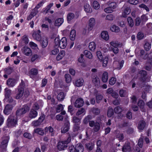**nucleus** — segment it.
<instances>
[{
  "label": "nucleus",
  "mask_w": 152,
  "mask_h": 152,
  "mask_svg": "<svg viewBox=\"0 0 152 152\" xmlns=\"http://www.w3.org/2000/svg\"><path fill=\"white\" fill-rule=\"evenodd\" d=\"M91 111L95 115H98L100 112L99 109L95 107H93L91 109Z\"/></svg>",
  "instance_id": "obj_53"
},
{
  "label": "nucleus",
  "mask_w": 152,
  "mask_h": 152,
  "mask_svg": "<svg viewBox=\"0 0 152 152\" xmlns=\"http://www.w3.org/2000/svg\"><path fill=\"white\" fill-rule=\"evenodd\" d=\"M64 22L63 18H60L57 19L55 21V25L56 26H61Z\"/></svg>",
  "instance_id": "obj_27"
},
{
  "label": "nucleus",
  "mask_w": 152,
  "mask_h": 152,
  "mask_svg": "<svg viewBox=\"0 0 152 152\" xmlns=\"http://www.w3.org/2000/svg\"><path fill=\"white\" fill-rule=\"evenodd\" d=\"M75 17V15L72 12L68 13L67 16V20L68 22L71 21V20L74 18Z\"/></svg>",
  "instance_id": "obj_38"
},
{
  "label": "nucleus",
  "mask_w": 152,
  "mask_h": 152,
  "mask_svg": "<svg viewBox=\"0 0 152 152\" xmlns=\"http://www.w3.org/2000/svg\"><path fill=\"white\" fill-rule=\"evenodd\" d=\"M139 7L140 8L145 9L147 12H149V8L144 4H142L140 5H139Z\"/></svg>",
  "instance_id": "obj_62"
},
{
  "label": "nucleus",
  "mask_w": 152,
  "mask_h": 152,
  "mask_svg": "<svg viewBox=\"0 0 152 152\" xmlns=\"http://www.w3.org/2000/svg\"><path fill=\"white\" fill-rule=\"evenodd\" d=\"M18 120L15 116L10 115L8 117L6 122V125L8 128H13L17 125Z\"/></svg>",
  "instance_id": "obj_3"
},
{
  "label": "nucleus",
  "mask_w": 152,
  "mask_h": 152,
  "mask_svg": "<svg viewBox=\"0 0 152 152\" xmlns=\"http://www.w3.org/2000/svg\"><path fill=\"white\" fill-rule=\"evenodd\" d=\"M60 40L59 37H57L54 40V46L58 48L60 46Z\"/></svg>",
  "instance_id": "obj_51"
},
{
  "label": "nucleus",
  "mask_w": 152,
  "mask_h": 152,
  "mask_svg": "<svg viewBox=\"0 0 152 152\" xmlns=\"http://www.w3.org/2000/svg\"><path fill=\"white\" fill-rule=\"evenodd\" d=\"M23 136L29 139H31L32 138V135L31 134L27 132H26L24 133Z\"/></svg>",
  "instance_id": "obj_64"
},
{
  "label": "nucleus",
  "mask_w": 152,
  "mask_h": 152,
  "mask_svg": "<svg viewBox=\"0 0 152 152\" xmlns=\"http://www.w3.org/2000/svg\"><path fill=\"white\" fill-rule=\"evenodd\" d=\"M16 83V80L14 78H9L7 81V84L9 87H14Z\"/></svg>",
  "instance_id": "obj_13"
},
{
  "label": "nucleus",
  "mask_w": 152,
  "mask_h": 152,
  "mask_svg": "<svg viewBox=\"0 0 152 152\" xmlns=\"http://www.w3.org/2000/svg\"><path fill=\"white\" fill-rule=\"evenodd\" d=\"M95 24V20L94 18H91L89 20L88 30L89 31H91L93 28Z\"/></svg>",
  "instance_id": "obj_11"
},
{
  "label": "nucleus",
  "mask_w": 152,
  "mask_h": 152,
  "mask_svg": "<svg viewBox=\"0 0 152 152\" xmlns=\"http://www.w3.org/2000/svg\"><path fill=\"white\" fill-rule=\"evenodd\" d=\"M28 74L30 76L32 77V76H36L38 74V71L37 69L35 68H32L29 71Z\"/></svg>",
  "instance_id": "obj_18"
},
{
  "label": "nucleus",
  "mask_w": 152,
  "mask_h": 152,
  "mask_svg": "<svg viewBox=\"0 0 152 152\" xmlns=\"http://www.w3.org/2000/svg\"><path fill=\"white\" fill-rule=\"evenodd\" d=\"M64 98V92H60L57 95V99L59 101H63Z\"/></svg>",
  "instance_id": "obj_41"
},
{
  "label": "nucleus",
  "mask_w": 152,
  "mask_h": 152,
  "mask_svg": "<svg viewBox=\"0 0 152 152\" xmlns=\"http://www.w3.org/2000/svg\"><path fill=\"white\" fill-rule=\"evenodd\" d=\"M5 73L7 75H10L12 72L13 71V68L10 66H9L5 68L4 69Z\"/></svg>",
  "instance_id": "obj_34"
},
{
  "label": "nucleus",
  "mask_w": 152,
  "mask_h": 152,
  "mask_svg": "<svg viewBox=\"0 0 152 152\" xmlns=\"http://www.w3.org/2000/svg\"><path fill=\"white\" fill-rule=\"evenodd\" d=\"M108 80V73L105 71L103 74L102 77V81L104 83L107 82Z\"/></svg>",
  "instance_id": "obj_28"
},
{
  "label": "nucleus",
  "mask_w": 152,
  "mask_h": 152,
  "mask_svg": "<svg viewBox=\"0 0 152 152\" xmlns=\"http://www.w3.org/2000/svg\"><path fill=\"white\" fill-rule=\"evenodd\" d=\"M40 34L41 31L39 30L33 33L32 36L36 40L39 41L41 40L42 37Z\"/></svg>",
  "instance_id": "obj_15"
},
{
  "label": "nucleus",
  "mask_w": 152,
  "mask_h": 152,
  "mask_svg": "<svg viewBox=\"0 0 152 152\" xmlns=\"http://www.w3.org/2000/svg\"><path fill=\"white\" fill-rule=\"evenodd\" d=\"M34 132L39 134L40 135H43L44 134V132L43 130L41 128H37L34 130Z\"/></svg>",
  "instance_id": "obj_47"
},
{
  "label": "nucleus",
  "mask_w": 152,
  "mask_h": 152,
  "mask_svg": "<svg viewBox=\"0 0 152 152\" xmlns=\"http://www.w3.org/2000/svg\"><path fill=\"white\" fill-rule=\"evenodd\" d=\"M76 36V31L74 29L72 30L70 34V38L72 41L74 40Z\"/></svg>",
  "instance_id": "obj_33"
},
{
  "label": "nucleus",
  "mask_w": 152,
  "mask_h": 152,
  "mask_svg": "<svg viewBox=\"0 0 152 152\" xmlns=\"http://www.w3.org/2000/svg\"><path fill=\"white\" fill-rule=\"evenodd\" d=\"M85 109L83 108H82L78 110L76 113V115L79 116L83 113L85 112Z\"/></svg>",
  "instance_id": "obj_63"
},
{
  "label": "nucleus",
  "mask_w": 152,
  "mask_h": 152,
  "mask_svg": "<svg viewBox=\"0 0 152 152\" xmlns=\"http://www.w3.org/2000/svg\"><path fill=\"white\" fill-rule=\"evenodd\" d=\"M93 130L95 132H97L100 129V124L99 122L97 121L96 122V124L93 126Z\"/></svg>",
  "instance_id": "obj_39"
},
{
  "label": "nucleus",
  "mask_w": 152,
  "mask_h": 152,
  "mask_svg": "<svg viewBox=\"0 0 152 152\" xmlns=\"http://www.w3.org/2000/svg\"><path fill=\"white\" fill-rule=\"evenodd\" d=\"M84 11L87 13H90L92 12V9L89 4H86L84 6Z\"/></svg>",
  "instance_id": "obj_26"
},
{
  "label": "nucleus",
  "mask_w": 152,
  "mask_h": 152,
  "mask_svg": "<svg viewBox=\"0 0 152 152\" xmlns=\"http://www.w3.org/2000/svg\"><path fill=\"white\" fill-rule=\"evenodd\" d=\"M83 100L81 98H78L75 103V106L77 108H80L82 107L83 104Z\"/></svg>",
  "instance_id": "obj_14"
},
{
  "label": "nucleus",
  "mask_w": 152,
  "mask_h": 152,
  "mask_svg": "<svg viewBox=\"0 0 152 152\" xmlns=\"http://www.w3.org/2000/svg\"><path fill=\"white\" fill-rule=\"evenodd\" d=\"M146 125V123L144 120H140L139 122L138 128L140 130H142L145 128Z\"/></svg>",
  "instance_id": "obj_23"
},
{
  "label": "nucleus",
  "mask_w": 152,
  "mask_h": 152,
  "mask_svg": "<svg viewBox=\"0 0 152 152\" xmlns=\"http://www.w3.org/2000/svg\"><path fill=\"white\" fill-rule=\"evenodd\" d=\"M84 82L83 79L81 77L77 79L75 81V86L77 87H80L83 86Z\"/></svg>",
  "instance_id": "obj_21"
},
{
  "label": "nucleus",
  "mask_w": 152,
  "mask_h": 152,
  "mask_svg": "<svg viewBox=\"0 0 152 152\" xmlns=\"http://www.w3.org/2000/svg\"><path fill=\"white\" fill-rule=\"evenodd\" d=\"M88 47L91 50L94 51L96 48V45L95 43L94 42H90L89 44Z\"/></svg>",
  "instance_id": "obj_35"
},
{
  "label": "nucleus",
  "mask_w": 152,
  "mask_h": 152,
  "mask_svg": "<svg viewBox=\"0 0 152 152\" xmlns=\"http://www.w3.org/2000/svg\"><path fill=\"white\" fill-rule=\"evenodd\" d=\"M37 111L34 109H31L28 114L29 117L30 119H33L35 118L37 115Z\"/></svg>",
  "instance_id": "obj_17"
},
{
  "label": "nucleus",
  "mask_w": 152,
  "mask_h": 152,
  "mask_svg": "<svg viewBox=\"0 0 152 152\" xmlns=\"http://www.w3.org/2000/svg\"><path fill=\"white\" fill-rule=\"evenodd\" d=\"M93 6L95 10H98L100 7V4L97 1H95L93 2Z\"/></svg>",
  "instance_id": "obj_54"
},
{
  "label": "nucleus",
  "mask_w": 152,
  "mask_h": 152,
  "mask_svg": "<svg viewBox=\"0 0 152 152\" xmlns=\"http://www.w3.org/2000/svg\"><path fill=\"white\" fill-rule=\"evenodd\" d=\"M94 145V144L93 142H90L86 143L85 147L88 150L91 151L93 149Z\"/></svg>",
  "instance_id": "obj_29"
},
{
  "label": "nucleus",
  "mask_w": 152,
  "mask_h": 152,
  "mask_svg": "<svg viewBox=\"0 0 152 152\" xmlns=\"http://www.w3.org/2000/svg\"><path fill=\"white\" fill-rule=\"evenodd\" d=\"M116 81V78L112 77L109 80V84L111 85H113L115 84Z\"/></svg>",
  "instance_id": "obj_59"
},
{
  "label": "nucleus",
  "mask_w": 152,
  "mask_h": 152,
  "mask_svg": "<svg viewBox=\"0 0 152 152\" xmlns=\"http://www.w3.org/2000/svg\"><path fill=\"white\" fill-rule=\"evenodd\" d=\"M53 3H51L48 5H47L45 8L43 9V12L45 14L47 13L48 11L50 10V8L53 6Z\"/></svg>",
  "instance_id": "obj_31"
},
{
  "label": "nucleus",
  "mask_w": 152,
  "mask_h": 152,
  "mask_svg": "<svg viewBox=\"0 0 152 152\" xmlns=\"http://www.w3.org/2000/svg\"><path fill=\"white\" fill-rule=\"evenodd\" d=\"M64 107L63 105L61 104H59L58 105L56 109V110L57 113H58L60 112L61 111L63 110Z\"/></svg>",
  "instance_id": "obj_49"
},
{
  "label": "nucleus",
  "mask_w": 152,
  "mask_h": 152,
  "mask_svg": "<svg viewBox=\"0 0 152 152\" xmlns=\"http://www.w3.org/2000/svg\"><path fill=\"white\" fill-rule=\"evenodd\" d=\"M65 81L67 83H70L72 80L71 77L70 75L68 74H66L65 75Z\"/></svg>",
  "instance_id": "obj_52"
},
{
  "label": "nucleus",
  "mask_w": 152,
  "mask_h": 152,
  "mask_svg": "<svg viewBox=\"0 0 152 152\" xmlns=\"http://www.w3.org/2000/svg\"><path fill=\"white\" fill-rule=\"evenodd\" d=\"M75 148L77 152H83V151L84 148L82 144L81 143H78L76 144Z\"/></svg>",
  "instance_id": "obj_24"
},
{
  "label": "nucleus",
  "mask_w": 152,
  "mask_h": 152,
  "mask_svg": "<svg viewBox=\"0 0 152 152\" xmlns=\"http://www.w3.org/2000/svg\"><path fill=\"white\" fill-rule=\"evenodd\" d=\"M110 29L112 31L117 33L119 32L120 31L119 28L115 25L112 26Z\"/></svg>",
  "instance_id": "obj_42"
},
{
  "label": "nucleus",
  "mask_w": 152,
  "mask_h": 152,
  "mask_svg": "<svg viewBox=\"0 0 152 152\" xmlns=\"http://www.w3.org/2000/svg\"><path fill=\"white\" fill-rule=\"evenodd\" d=\"M138 73L140 75L139 78L140 80L142 83H145L148 78L147 77V72L145 70H142L139 71Z\"/></svg>",
  "instance_id": "obj_6"
},
{
  "label": "nucleus",
  "mask_w": 152,
  "mask_h": 152,
  "mask_svg": "<svg viewBox=\"0 0 152 152\" xmlns=\"http://www.w3.org/2000/svg\"><path fill=\"white\" fill-rule=\"evenodd\" d=\"M101 61H102V66L104 67L107 66L108 61V58L107 56H105L104 58H102V59L100 60Z\"/></svg>",
  "instance_id": "obj_37"
},
{
  "label": "nucleus",
  "mask_w": 152,
  "mask_h": 152,
  "mask_svg": "<svg viewBox=\"0 0 152 152\" xmlns=\"http://www.w3.org/2000/svg\"><path fill=\"white\" fill-rule=\"evenodd\" d=\"M15 96L14 98L16 99H24L27 98L30 95V92L28 90L24 91V88L17 87L15 90Z\"/></svg>",
  "instance_id": "obj_1"
},
{
  "label": "nucleus",
  "mask_w": 152,
  "mask_h": 152,
  "mask_svg": "<svg viewBox=\"0 0 152 152\" xmlns=\"http://www.w3.org/2000/svg\"><path fill=\"white\" fill-rule=\"evenodd\" d=\"M91 115H88L84 119L83 121V123L85 124H87L91 121Z\"/></svg>",
  "instance_id": "obj_43"
},
{
  "label": "nucleus",
  "mask_w": 152,
  "mask_h": 152,
  "mask_svg": "<svg viewBox=\"0 0 152 152\" xmlns=\"http://www.w3.org/2000/svg\"><path fill=\"white\" fill-rule=\"evenodd\" d=\"M58 48V47L54 46L53 49L51 51L50 54L55 55L57 54L59 52V51Z\"/></svg>",
  "instance_id": "obj_46"
},
{
  "label": "nucleus",
  "mask_w": 152,
  "mask_h": 152,
  "mask_svg": "<svg viewBox=\"0 0 152 152\" xmlns=\"http://www.w3.org/2000/svg\"><path fill=\"white\" fill-rule=\"evenodd\" d=\"M45 118V115L44 114L42 113L38 119L33 121L32 124L35 126H39L44 121Z\"/></svg>",
  "instance_id": "obj_5"
},
{
  "label": "nucleus",
  "mask_w": 152,
  "mask_h": 152,
  "mask_svg": "<svg viewBox=\"0 0 152 152\" xmlns=\"http://www.w3.org/2000/svg\"><path fill=\"white\" fill-rule=\"evenodd\" d=\"M131 12V9L130 7H127L122 12V15L124 17H127V15L129 14Z\"/></svg>",
  "instance_id": "obj_30"
},
{
  "label": "nucleus",
  "mask_w": 152,
  "mask_h": 152,
  "mask_svg": "<svg viewBox=\"0 0 152 152\" xmlns=\"http://www.w3.org/2000/svg\"><path fill=\"white\" fill-rule=\"evenodd\" d=\"M44 3L45 2L43 0L41 1L35 6L34 9L36 10H38L41 7L43 6Z\"/></svg>",
  "instance_id": "obj_61"
},
{
  "label": "nucleus",
  "mask_w": 152,
  "mask_h": 152,
  "mask_svg": "<svg viewBox=\"0 0 152 152\" xmlns=\"http://www.w3.org/2000/svg\"><path fill=\"white\" fill-rule=\"evenodd\" d=\"M114 111L115 113L120 114V115L121 116H123L122 114H121V113L122 111V109L121 107L120 106L116 107L115 108Z\"/></svg>",
  "instance_id": "obj_32"
},
{
  "label": "nucleus",
  "mask_w": 152,
  "mask_h": 152,
  "mask_svg": "<svg viewBox=\"0 0 152 152\" xmlns=\"http://www.w3.org/2000/svg\"><path fill=\"white\" fill-rule=\"evenodd\" d=\"M114 114V110L112 108H109L107 113V115L108 117H111Z\"/></svg>",
  "instance_id": "obj_44"
},
{
  "label": "nucleus",
  "mask_w": 152,
  "mask_h": 152,
  "mask_svg": "<svg viewBox=\"0 0 152 152\" xmlns=\"http://www.w3.org/2000/svg\"><path fill=\"white\" fill-rule=\"evenodd\" d=\"M144 102L143 100L141 99L139 100L137 102V105L140 107L141 111L143 112H146V109L144 107Z\"/></svg>",
  "instance_id": "obj_16"
},
{
  "label": "nucleus",
  "mask_w": 152,
  "mask_h": 152,
  "mask_svg": "<svg viewBox=\"0 0 152 152\" xmlns=\"http://www.w3.org/2000/svg\"><path fill=\"white\" fill-rule=\"evenodd\" d=\"M10 137L9 136L6 137L1 143V148L3 149H6Z\"/></svg>",
  "instance_id": "obj_7"
},
{
  "label": "nucleus",
  "mask_w": 152,
  "mask_h": 152,
  "mask_svg": "<svg viewBox=\"0 0 152 152\" xmlns=\"http://www.w3.org/2000/svg\"><path fill=\"white\" fill-rule=\"evenodd\" d=\"M59 47L61 48L64 49L67 45V39L65 37H63L60 40Z\"/></svg>",
  "instance_id": "obj_12"
},
{
  "label": "nucleus",
  "mask_w": 152,
  "mask_h": 152,
  "mask_svg": "<svg viewBox=\"0 0 152 152\" xmlns=\"http://www.w3.org/2000/svg\"><path fill=\"white\" fill-rule=\"evenodd\" d=\"M92 81L96 87L98 86L100 84L99 79L97 75H95L92 77Z\"/></svg>",
  "instance_id": "obj_22"
},
{
  "label": "nucleus",
  "mask_w": 152,
  "mask_h": 152,
  "mask_svg": "<svg viewBox=\"0 0 152 152\" xmlns=\"http://www.w3.org/2000/svg\"><path fill=\"white\" fill-rule=\"evenodd\" d=\"M101 36L104 39L107 40L109 39V36L107 31H103L101 33Z\"/></svg>",
  "instance_id": "obj_25"
},
{
  "label": "nucleus",
  "mask_w": 152,
  "mask_h": 152,
  "mask_svg": "<svg viewBox=\"0 0 152 152\" xmlns=\"http://www.w3.org/2000/svg\"><path fill=\"white\" fill-rule=\"evenodd\" d=\"M29 110L30 107L27 104L23 105L21 108L18 109L15 113L17 118H20L22 115L28 111Z\"/></svg>",
  "instance_id": "obj_4"
},
{
  "label": "nucleus",
  "mask_w": 152,
  "mask_h": 152,
  "mask_svg": "<svg viewBox=\"0 0 152 152\" xmlns=\"http://www.w3.org/2000/svg\"><path fill=\"white\" fill-rule=\"evenodd\" d=\"M22 40L23 42V43L25 45L28 44L29 42V39L27 36L25 35L23 36L22 39Z\"/></svg>",
  "instance_id": "obj_50"
},
{
  "label": "nucleus",
  "mask_w": 152,
  "mask_h": 152,
  "mask_svg": "<svg viewBox=\"0 0 152 152\" xmlns=\"http://www.w3.org/2000/svg\"><path fill=\"white\" fill-rule=\"evenodd\" d=\"M103 97L102 95L100 94H97L96 95V102L97 103H99L100 101L103 98Z\"/></svg>",
  "instance_id": "obj_58"
},
{
  "label": "nucleus",
  "mask_w": 152,
  "mask_h": 152,
  "mask_svg": "<svg viewBox=\"0 0 152 152\" xmlns=\"http://www.w3.org/2000/svg\"><path fill=\"white\" fill-rule=\"evenodd\" d=\"M71 141V137L70 136H69L66 140L59 141L57 145V148L59 151L64 150L67 147L68 144Z\"/></svg>",
  "instance_id": "obj_2"
},
{
  "label": "nucleus",
  "mask_w": 152,
  "mask_h": 152,
  "mask_svg": "<svg viewBox=\"0 0 152 152\" xmlns=\"http://www.w3.org/2000/svg\"><path fill=\"white\" fill-rule=\"evenodd\" d=\"M137 39L138 40H140L144 38L143 33L141 31L139 32L137 36Z\"/></svg>",
  "instance_id": "obj_48"
},
{
  "label": "nucleus",
  "mask_w": 152,
  "mask_h": 152,
  "mask_svg": "<svg viewBox=\"0 0 152 152\" xmlns=\"http://www.w3.org/2000/svg\"><path fill=\"white\" fill-rule=\"evenodd\" d=\"M40 145L41 146V148L42 151V152H45L47 148V145L45 143H41L40 144Z\"/></svg>",
  "instance_id": "obj_60"
},
{
  "label": "nucleus",
  "mask_w": 152,
  "mask_h": 152,
  "mask_svg": "<svg viewBox=\"0 0 152 152\" xmlns=\"http://www.w3.org/2000/svg\"><path fill=\"white\" fill-rule=\"evenodd\" d=\"M119 94L120 96L121 97H124L126 95V91L125 90L121 89L119 90Z\"/></svg>",
  "instance_id": "obj_57"
},
{
  "label": "nucleus",
  "mask_w": 152,
  "mask_h": 152,
  "mask_svg": "<svg viewBox=\"0 0 152 152\" xmlns=\"http://www.w3.org/2000/svg\"><path fill=\"white\" fill-rule=\"evenodd\" d=\"M13 108L12 105L11 104H7L5 107V108L4 110V113L7 115L9 114Z\"/></svg>",
  "instance_id": "obj_10"
},
{
  "label": "nucleus",
  "mask_w": 152,
  "mask_h": 152,
  "mask_svg": "<svg viewBox=\"0 0 152 152\" xmlns=\"http://www.w3.org/2000/svg\"><path fill=\"white\" fill-rule=\"evenodd\" d=\"M21 50L23 53L25 55L27 56H29L30 53H31V49L26 46L24 47Z\"/></svg>",
  "instance_id": "obj_19"
},
{
  "label": "nucleus",
  "mask_w": 152,
  "mask_h": 152,
  "mask_svg": "<svg viewBox=\"0 0 152 152\" xmlns=\"http://www.w3.org/2000/svg\"><path fill=\"white\" fill-rule=\"evenodd\" d=\"M151 44L148 42H146L144 45L145 50L146 51H149L151 49Z\"/></svg>",
  "instance_id": "obj_45"
},
{
  "label": "nucleus",
  "mask_w": 152,
  "mask_h": 152,
  "mask_svg": "<svg viewBox=\"0 0 152 152\" xmlns=\"http://www.w3.org/2000/svg\"><path fill=\"white\" fill-rule=\"evenodd\" d=\"M130 143L128 141L125 142L122 148V151L123 152H129L131 151Z\"/></svg>",
  "instance_id": "obj_8"
},
{
  "label": "nucleus",
  "mask_w": 152,
  "mask_h": 152,
  "mask_svg": "<svg viewBox=\"0 0 152 152\" xmlns=\"http://www.w3.org/2000/svg\"><path fill=\"white\" fill-rule=\"evenodd\" d=\"M5 96L6 99L9 98L11 95V90L10 89L6 90V88L5 89Z\"/></svg>",
  "instance_id": "obj_56"
},
{
  "label": "nucleus",
  "mask_w": 152,
  "mask_h": 152,
  "mask_svg": "<svg viewBox=\"0 0 152 152\" xmlns=\"http://www.w3.org/2000/svg\"><path fill=\"white\" fill-rule=\"evenodd\" d=\"M81 120L76 116H73L72 119V121L75 124H78L80 121Z\"/></svg>",
  "instance_id": "obj_55"
},
{
  "label": "nucleus",
  "mask_w": 152,
  "mask_h": 152,
  "mask_svg": "<svg viewBox=\"0 0 152 152\" xmlns=\"http://www.w3.org/2000/svg\"><path fill=\"white\" fill-rule=\"evenodd\" d=\"M70 123L69 121H66L64 124V128L61 130L62 133H65L68 132L69 129Z\"/></svg>",
  "instance_id": "obj_20"
},
{
  "label": "nucleus",
  "mask_w": 152,
  "mask_h": 152,
  "mask_svg": "<svg viewBox=\"0 0 152 152\" xmlns=\"http://www.w3.org/2000/svg\"><path fill=\"white\" fill-rule=\"evenodd\" d=\"M84 54L86 57L89 59H91L92 58L93 56L91 53L87 50H86L84 51Z\"/></svg>",
  "instance_id": "obj_36"
},
{
  "label": "nucleus",
  "mask_w": 152,
  "mask_h": 152,
  "mask_svg": "<svg viewBox=\"0 0 152 152\" xmlns=\"http://www.w3.org/2000/svg\"><path fill=\"white\" fill-rule=\"evenodd\" d=\"M127 21L129 26L132 27L134 26V22L132 18L131 17H129L127 18Z\"/></svg>",
  "instance_id": "obj_40"
},
{
  "label": "nucleus",
  "mask_w": 152,
  "mask_h": 152,
  "mask_svg": "<svg viewBox=\"0 0 152 152\" xmlns=\"http://www.w3.org/2000/svg\"><path fill=\"white\" fill-rule=\"evenodd\" d=\"M40 41V46L42 48H46L48 43V38L47 37L43 38Z\"/></svg>",
  "instance_id": "obj_9"
}]
</instances>
